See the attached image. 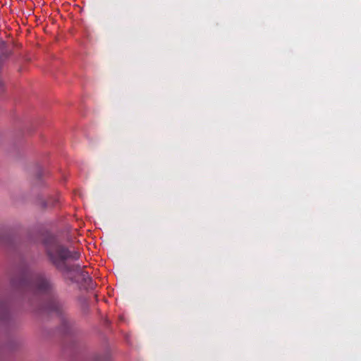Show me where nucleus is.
<instances>
[{"label": "nucleus", "mask_w": 361, "mask_h": 361, "mask_svg": "<svg viewBox=\"0 0 361 361\" xmlns=\"http://www.w3.org/2000/svg\"><path fill=\"white\" fill-rule=\"evenodd\" d=\"M2 62H3V59L1 57H0V66H1L2 64Z\"/></svg>", "instance_id": "7ed1b4c3"}, {"label": "nucleus", "mask_w": 361, "mask_h": 361, "mask_svg": "<svg viewBox=\"0 0 361 361\" xmlns=\"http://www.w3.org/2000/svg\"><path fill=\"white\" fill-rule=\"evenodd\" d=\"M11 285L34 295L37 299L43 298L44 301L39 304V309L57 314L62 312L63 306L55 293L54 285L44 274L25 270L12 279Z\"/></svg>", "instance_id": "f257e3e1"}, {"label": "nucleus", "mask_w": 361, "mask_h": 361, "mask_svg": "<svg viewBox=\"0 0 361 361\" xmlns=\"http://www.w3.org/2000/svg\"><path fill=\"white\" fill-rule=\"evenodd\" d=\"M56 200H55V202H54L51 203V206H54V205H55V204H56Z\"/></svg>", "instance_id": "20e7f679"}, {"label": "nucleus", "mask_w": 361, "mask_h": 361, "mask_svg": "<svg viewBox=\"0 0 361 361\" xmlns=\"http://www.w3.org/2000/svg\"><path fill=\"white\" fill-rule=\"evenodd\" d=\"M47 254L51 263L59 270L66 271H74L79 274L82 280L89 288H92V278L88 272L82 270L80 265L74 264L68 266L66 263V259L77 260L80 257V252L78 251H70L64 246L52 240L50 243L46 244Z\"/></svg>", "instance_id": "f03ea898"}]
</instances>
